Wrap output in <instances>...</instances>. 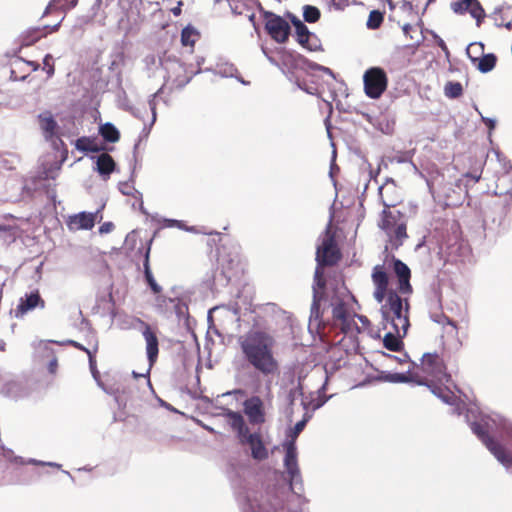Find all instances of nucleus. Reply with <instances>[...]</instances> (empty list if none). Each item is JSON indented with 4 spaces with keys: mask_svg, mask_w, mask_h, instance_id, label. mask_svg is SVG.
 <instances>
[{
    "mask_svg": "<svg viewBox=\"0 0 512 512\" xmlns=\"http://www.w3.org/2000/svg\"><path fill=\"white\" fill-rule=\"evenodd\" d=\"M56 365H57L56 360H55L54 362H52V363H51V367H54V366H56Z\"/></svg>",
    "mask_w": 512,
    "mask_h": 512,
    "instance_id": "6e6d98bb",
    "label": "nucleus"
},
{
    "mask_svg": "<svg viewBox=\"0 0 512 512\" xmlns=\"http://www.w3.org/2000/svg\"><path fill=\"white\" fill-rule=\"evenodd\" d=\"M96 214L89 212H80L69 217L67 222L71 230H90L94 227Z\"/></svg>",
    "mask_w": 512,
    "mask_h": 512,
    "instance_id": "a211bd4d",
    "label": "nucleus"
},
{
    "mask_svg": "<svg viewBox=\"0 0 512 512\" xmlns=\"http://www.w3.org/2000/svg\"><path fill=\"white\" fill-rule=\"evenodd\" d=\"M97 171L101 175H110L115 170V161L108 153H102L97 158Z\"/></svg>",
    "mask_w": 512,
    "mask_h": 512,
    "instance_id": "5701e85b",
    "label": "nucleus"
},
{
    "mask_svg": "<svg viewBox=\"0 0 512 512\" xmlns=\"http://www.w3.org/2000/svg\"><path fill=\"white\" fill-rule=\"evenodd\" d=\"M421 365L426 373L432 375L438 383L445 385L449 393H452L450 377L444 372L443 365L438 356L425 354L422 358Z\"/></svg>",
    "mask_w": 512,
    "mask_h": 512,
    "instance_id": "1a4fd4ad",
    "label": "nucleus"
},
{
    "mask_svg": "<svg viewBox=\"0 0 512 512\" xmlns=\"http://www.w3.org/2000/svg\"><path fill=\"white\" fill-rule=\"evenodd\" d=\"M339 258V251L328 229L317 249V260L322 264H333Z\"/></svg>",
    "mask_w": 512,
    "mask_h": 512,
    "instance_id": "f8f14e48",
    "label": "nucleus"
},
{
    "mask_svg": "<svg viewBox=\"0 0 512 512\" xmlns=\"http://www.w3.org/2000/svg\"><path fill=\"white\" fill-rule=\"evenodd\" d=\"M322 71H324L327 74H331V71L328 68H322Z\"/></svg>",
    "mask_w": 512,
    "mask_h": 512,
    "instance_id": "3c124183",
    "label": "nucleus"
},
{
    "mask_svg": "<svg viewBox=\"0 0 512 512\" xmlns=\"http://www.w3.org/2000/svg\"><path fill=\"white\" fill-rule=\"evenodd\" d=\"M293 458H294V451L293 447L290 444V490L293 491L296 495H300L303 488H302V482L299 475V471L296 466L293 464Z\"/></svg>",
    "mask_w": 512,
    "mask_h": 512,
    "instance_id": "4be33fe9",
    "label": "nucleus"
},
{
    "mask_svg": "<svg viewBox=\"0 0 512 512\" xmlns=\"http://www.w3.org/2000/svg\"><path fill=\"white\" fill-rule=\"evenodd\" d=\"M78 0H53L54 6L63 10H69L77 5Z\"/></svg>",
    "mask_w": 512,
    "mask_h": 512,
    "instance_id": "f704fd0d",
    "label": "nucleus"
},
{
    "mask_svg": "<svg viewBox=\"0 0 512 512\" xmlns=\"http://www.w3.org/2000/svg\"><path fill=\"white\" fill-rule=\"evenodd\" d=\"M287 40L288 34H265L262 39L263 53L277 66H286L288 63V52L285 48Z\"/></svg>",
    "mask_w": 512,
    "mask_h": 512,
    "instance_id": "423d86ee",
    "label": "nucleus"
},
{
    "mask_svg": "<svg viewBox=\"0 0 512 512\" xmlns=\"http://www.w3.org/2000/svg\"><path fill=\"white\" fill-rule=\"evenodd\" d=\"M282 446L283 449L285 450V454L283 456V463L286 467H288V443L284 442Z\"/></svg>",
    "mask_w": 512,
    "mask_h": 512,
    "instance_id": "37998d69",
    "label": "nucleus"
},
{
    "mask_svg": "<svg viewBox=\"0 0 512 512\" xmlns=\"http://www.w3.org/2000/svg\"><path fill=\"white\" fill-rule=\"evenodd\" d=\"M407 29H408V25H405V26L403 27L404 32H407Z\"/></svg>",
    "mask_w": 512,
    "mask_h": 512,
    "instance_id": "4d7b16f0",
    "label": "nucleus"
},
{
    "mask_svg": "<svg viewBox=\"0 0 512 512\" xmlns=\"http://www.w3.org/2000/svg\"><path fill=\"white\" fill-rule=\"evenodd\" d=\"M364 92L371 99H378L387 89L388 79L379 67L369 68L363 75Z\"/></svg>",
    "mask_w": 512,
    "mask_h": 512,
    "instance_id": "6e6552de",
    "label": "nucleus"
},
{
    "mask_svg": "<svg viewBox=\"0 0 512 512\" xmlns=\"http://www.w3.org/2000/svg\"><path fill=\"white\" fill-rule=\"evenodd\" d=\"M274 339L263 331H250L240 339V347L246 360L263 374H273L278 363L273 357Z\"/></svg>",
    "mask_w": 512,
    "mask_h": 512,
    "instance_id": "7ed1b4c3",
    "label": "nucleus"
},
{
    "mask_svg": "<svg viewBox=\"0 0 512 512\" xmlns=\"http://www.w3.org/2000/svg\"><path fill=\"white\" fill-rule=\"evenodd\" d=\"M193 70L184 63L176 62L168 72L167 85L170 89H182L193 78Z\"/></svg>",
    "mask_w": 512,
    "mask_h": 512,
    "instance_id": "9b49d317",
    "label": "nucleus"
},
{
    "mask_svg": "<svg viewBox=\"0 0 512 512\" xmlns=\"http://www.w3.org/2000/svg\"><path fill=\"white\" fill-rule=\"evenodd\" d=\"M149 255H150V247H148L146 249V252H145V256H144V275H145V279L149 285V287L151 288L152 292L156 295H158L157 297V301H160L162 300L163 302L165 301V299H162V297L159 295L161 292H162V288L161 286L155 281L153 275H152V272H151V269H150V264H149Z\"/></svg>",
    "mask_w": 512,
    "mask_h": 512,
    "instance_id": "412c9836",
    "label": "nucleus"
},
{
    "mask_svg": "<svg viewBox=\"0 0 512 512\" xmlns=\"http://www.w3.org/2000/svg\"><path fill=\"white\" fill-rule=\"evenodd\" d=\"M137 323L140 325L142 335L146 343V354L150 366H153L159 354V340L157 337V329L150 324L138 318Z\"/></svg>",
    "mask_w": 512,
    "mask_h": 512,
    "instance_id": "9d476101",
    "label": "nucleus"
},
{
    "mask_svg": "<svg viewBox=\"0 0 512 512\" xmlns=\"http://www.w3.org/2000/svg\"><path fill=\"white\" fill-rule=\"evenodd\" d=\"M474 64L481 72L486 73L494 68L495 57L492 54H483Z\"/></svg>",
    "mask_w": 512,
    "mask_h": 512,
    "instance_id": "bb28decb",
    "label": "nucleus"
},
{
    "mask_svg": "<svg viewBox=\"0 0 512 512\" xmlns=\"http://www.w3.org/2000/svg\"><path fill=\"white\" fill-rule=\"evenodd\" d=\"M21 64H22V61H20V60L14 62L15 66H18V65H21Z\"/></svg>",
    "mask_w": 512,
    "mask_h": 512,
    "instance_id": "864d4df0",
    "label": "nucleus"
},
{
    "mask_svg": "<svg viewBox=\"0 0 512 512\" xmlns=\"http://www.w3.org/2000/svg\"><path fill=\"white\" fill-rule=\"evenodd\" d=\"M11 78H12V79H14V80H17V79H22V80H23V79H25V78H26V76H18V75L16 74L15 69H12V70H11Z\"/></svg>",
    "mask_w": 512,
    "mask_h": 512,
    "instance_id": "49530a36",
    "label": "nucleus"
},
{
    "mask_svg": "<svg viewBox=\"0 0 512 512\" xmlns=\"http://www.w3.org/2000/svg\"><path fill=\"white\" fill-rule=\"evenodd\" d=\"M99 133L105 141L110 143H115L120 139V133L118 129L109 122L100 126Z\"/></svg>",
    "mask_w": 512,
    "mask_h": 512,
    "instance_id": "b1692460",
    "label": "nucleus"
},
{
    "mask_svg": "<svg viewBox=\"0 0 512 512\" xmlns=\"http://www.w3.org/2000/svg\"><path fill=\"white\" fill-rule=\"evenodd\" d=\"M289 19L290 23L296 28V32H310L298 17L290 14Z\"/></svg>",
    "mask_w": 512,
    "mask_h": 512,
    "instance_id": "e433bc0d",
    "label": "nucleus"
},
{
    "mask_svg": "<svg viewBox=\"0 0 512 512\" xmlns=\"http://www.w3.org/2000/svg\"><path fill=\"white\" fill-rule=\"evenodd\" d=\"M315 277L314 301L308 324L310 332L319 334L324 327L322 313L327 303L333 307V317L342 331L352 333L364 329L368 320L362 316L351 314L345 309L350 295L343 281L341 279L326 281L322 278L319 269H317Z\"/></svg>",
    "mask_w": 512,
    "mask_h": 512,
    "instance_id": "f257e3e1",
    "label": "nucleus"
},
{
    "mask_svg": "<svg viewBox=\"0 0 512 512\" xmlns=\"http://www.w3.org/2000/svg\"><path fill=\"white\" fill-rule=\"evenodd\" d=\"M451 8L455 13L469 12L470 15L476 19L477 26H479L480 21L486 16L478 0H458L451 4Z\"/></svg>",
    "mask_w": 512,
    "mask_h": 512,
    "instance_id": "4468645a",
    "label": "nucleus"
},
{
    "mask_svg": "<svg viewBox=\"0 0 512 512\" xmlns=\"http://www.w3.org/2000/svg\"><path fill=\"white\" fill-rule=\"evenodd\" d=\"M387 332L383 338L384 347L391 351H399L403 347L402 339L406 334H401L395 327L385 329Z\"/></svg>",
    "mask_w": 512,
    "mask_h": 512,
    "instance_id": "aec40b11",
    "label": "nucleus"
},
{
    "mask_svg": "<svg viewBox=\"0 0 512 512\" xmlns=\"http://www.w3.org/2000/svg\"><path fill=\"white\" fill-rule=\"evenodd\" d=\"M256 32H259L261 26L266 32H288V22L282 17L260 8L256 13L247 15Z\"/></svg>",
    "mask_w": 512,
    "mask_h": 512,
    "instance_id": "0eeeda50",
    "label": "nucleus"
},
{
    "mask_svg": "<svg viewBox=\"0 0 512 512\" xmlns=\"http://www.w3.org/2000/svg\"><path fill=\"white\" fill-rule=\"evenodd\" d=\"M37 307L44 308L45 301L41 297L39 291L35 290L29 294H25L24 297L20 298L19 304L14 310V315L16 318H22L25 314Z\"/></svg>",
    "mask_w": 512,
    "mask_h": 512,
    "instance_id": "ddd939ff",
    "label": "nucleus"
},
{
    "mask_svg": "<svg viewBox=\"0 0 512 512\" xmlns=\"http://www.w3.org/2000/svg\"><path fill=\"white\" fill-rule=\"evenodd\" d=\"M170 226H180V222L178 220H170Z\"/></svg>",
    "mask_w": 512,
    "mask_h": 512,
    "instance_id": "09e8293b",
    "label": "nucleus"
},
{
    "mask_svg": "<svg viewBox=\"0 0 512 512\" xmlns=\"http://www.w3.org/2000/svg\"><path fill=\"white\" fill-rule=\"evenodd\" d=\"M487 447L490 449V451L497 457V459L503 463L508 464L510 459L509 456L506 454V452L503 450L501 446H499L497 443L493 441H489L487 443Z\"/></svg>",
    "mask_w": 512,
    "mask_h": 512,
    "instance_id": "c756f323",
    "label": "nucleus"
},
{
    "mask_svg": "<svg viewBox=\"0 0 512 512\" xmlns=\"http://www.w3.org/2000/svg\"><path fill=\"white\" fill-rule=\"evenodd\" d=\"M182 5H183V2L179 1L177 3V6L171 9V12L173 13L174 16H179L181 14Z\"/></svg>",
    "mask_w": 512,
    "mask_h": 512,
    "instance_id": "79ce46f5",
    "label": "nucleus"
},
{
    "mask_svg": "<svg viewBox=\"0 0 512 512\" xmlns=\"http://www.w3.org/2000/svg\"><path fill=\"white\" fill-rule=\"evenodd\" d=\"M5 230H6V228L3 225H0V232H3Z\"/></svg>",
    "mask_w": 512,
    "mask_h": 512,
    "instance_id": "5fc2aeb1",
    "label": "nucleus"
},
{
    "mask_svg": "<svg viewBox=\"0 0 512 512\" xmlns=\"http://www.w3.org/2000/svg\"><path fill=\"white\" fill-rule=\"evenodd\" d=\"M244 412L251 424L264 422L263 404L259 397H251L244 402Z\"/></svg>",
    "mask_w": 512,
    "mask_h": 512,
    "instance_id": "dca6fc26",
    "label": "nucleus"
},
{
    "mask_svg": "<svg viewBox=\"0 0 512 512\" xmlns=\"http://www.w3.org/2000/svg\"><path fill=\"white\" fill-rule=\"evenodd\" d=\"M200 34H180V42L187 53L194 52V45L198 41Z\"/></svg>",
    "mask_w": 512,
    "mask_h": 512,
    "instance_id": "cd10ccee",
    "label": "nucleus"
},
{
    "mask_svg": "<svg viewBox=\"0 0 512 512\" xmlns=\"http://www.w3.org/2000/svg\"><path fill=\"white\" fill-rule=\"evenodd\" d=\"M374 298L381 303L383 328L395 327L401 334H407L409 328V303L389 288V278L383 266H375L372 273Z\"/></svg>",
    "mask_w": 512,
    "mask_h": 512,
    "instance_id": "f03ea898",
    "label": "nucleus"
},
{
    "mask_svg": "<svg viewBox=\"0 0 512 512\" xmlns=\"http://www.w3.org/2000/svg\"><path fill=\"white\" fill-rule=\"evenodd\" d=\"M383 379L391 383H403L411 381L413 379V375L410 371L407 374L388 373L383 377Z\"/></svg>",
    "mask_w": 512,
    "mask_h": 512,
    "instance_id": "7c9ffc66",
    "label": "nucleus"
},
{
    "mask_svg": "<svg viewBox=\"0 0 512 512\" xmlns=\"http://www.w3.org/2000/svg\"><path fill=\"white\" fill-rule=\"evenodd\" d=\"M226 417L229 425L237 433L240 441L250 446L253 458L258 460L266 458L267 451L262 443L260 435L249 432L242 415L238 412L228 410Z\"/></svg>",
    "mask_w": 512,
    "mask_h": 512,
    "instance_id": "20e7f679",
    "label": "nucleus"
},
{
    "mask_svg": "<svg viewBox=\"0 0 512 512\" xmlns=\"http://www.w3.org/2000/svg\"><path fill=\"white\" fill-rule=\"evenodd\" d=\"M114 229V224L112 222H105L99 227V232L101 234L110 233Z\"/></svg>",
    "mask_w": 512,
    "mask_h": 512,
    "instance_id": "ea45409f",
    "label": "nucleus"
},
{
    "mask_svg": "<svg viewBox=\"0 0 512 512\" xmlns=\"http://www.w3.org/2000/svg\"><path fill=\"white\" fill-rule=\"evenodd\" d=\"M383 21V14L378 10H373L370 12L368 20H367V28L371 30L378 29Z\"/></svg>",
    "mask_w": 512,
    "mask_h": 512,
    "instance_id": "2f4dec72",
    "label": "nucleus"
},
{
    "mask_svg": "<svg viewBox=\"0 0 512 512\" xmlns=\"http://www.w3.org/2000/svg\"><path fill=\"white\" fill-rule=\"evenodd\" d=\"M63 19L64 17L61 16V13H57V20L53 24H43L42 28L48 30V32H54L59 28Z\"/></svg>",
    "mask_w": 512,
    "mask_h": 512,
    "instance_id": "58836bf2",
    "label": "nucleus"
},
{
    "mask_svg": "<svg viewBox=\"0 0 512 512\" xmlns=\"http://www.w3.org/2000/svg\"><path fill=\"white\" fill-rule=\"evenodd\" d=\"M75 147L83 152H99L102 150L94 139L83 136L76 140Z\"/></svg>",
    "mask_w": 512,
    "mask_h": 512,
    "instance_id": "393cba45",
    "label": "nucleus"
},
{
    "mask_svg": "<svg viewBox=\"0 0 512 512\" xmlns=\"http://www.w3.org/2000/svg\"><path fill=\"white\" fill-rule=\"evenodd\" d=\"M406 360H407V355H404V356H403V358H400V359H399V361H400V362H404V361H406Z\"/></svg>",
    "mask_w": 512,
    "mask_h": 512,
    "instance_id": "603ef678",
    "label": "nucleus"
},
{
    "mask_svg": "<svg viewBox=\"0 0 512 512\" xmlns=\"http://www.w3.org/2000/svg\"><path fill=\"white\" fill-rule=\"evenodd\" d=\"M96 352H97V347L95 348V350L93 352H88L89 365H90V369H91V372H92L94 378H97L99 375V372L96 367V359H95Z\"/></svg>",
    "mask_w": 512,
    "mask_h": 512,
    "instance_id": "4c0bfd02",
    "label": "nucleus"
},
{
    "mask_svg": "<svg viewBox=\"0 0 512 512\" xmlns=\"http://www.w3.org/2000/svg\"><path fill=\"white\" fill-rule=\"evenodd\" d=\"M462 91V85L458 82H448L444 88L445 95L449 98L459 97Z\"/></svg>",
    "mask_w": 512,
    "mask_h": 512,
    "instance_id": "72a5a7b5",
    "label": "nucleus"
},
{
    "mask_svg": "<svg viewBox=\"0 0 512 512\" xmlns=\"http://www.w3.org/2000/svg\"><path fill=\"white\" fill-rule=\"evenodd\" d=\"M67 344L78 349V350H81V351H84L87 355H88V352H92L91 350L87 349L86 347H84L82 344L78 343L77 341H74V340H68L67 341Z\"/></svg>",
    "mask_w": 512,
    "mask_h": 512,
    "instance_id": "a19ab883",
    "label": "nucleus"
},
{
    "mask_svg": "<svg viewBox=\"0 0 512 512\" xmlns=\"http://www.w3.org/2000/svg\"><path fill=\"white\" fill-rule=\"evenodd\" d=\"M393 270L398 278V289L402 294H410L412 291L410 285V269L400 260H393Z\"/></svg>",
    "mask_w": 512,
    "mask_h": 512,
    "instance_id": "f3484780",
    "label": "nucleus"
},
{
    "mask_svg": "<svg viewBox=\"0 0 512 512\" xmlns=\"http://www.w3.org/2000/svg\"><path fill=\"white\" fill-rule=\"evenodd\" d=\"M43 64H44L43 69L46 71L48 77L53 76L55 69H54V64H53V58L50 54H47L44 57Z\"/></svg>",
    "mask_w": 512,
    "mask_h": 512,
    "instance_id": "c9c22d12",
    "label": "nucleus"
},
{
    "mask_svg": "<svg viewBox=\"0 0 512 512\" xmlns=\"http://www.w3.org/2000/svg\"><path fill=\"white\" fill-rule=\"evenodd\" d=\"M440 396L443 398V400H444L445 402H450V399H451V397H450V396H448V395H445V396L440 395Z\"/></svg>",
    "mask_w": 512,
    "mask_h": 512,
    "instance_id": "8fccbe9b",
    "label": "nucleus"
},
{
    "mask_svg": "<svg viewBox=\"0 0 512 512\" xmlns=\"http://www.w3.org/2000/svg\"><path fill=\"white\" fill-rule=\"evenodd\" d=\"M39 127L46 140H52L58 131L57 121L54 119L50 111H44L37 117Z\"/></svg>",
    "mask_w": 512,
    "mask_h": 512,
    "instance_id": "6ab92c4d",
    "label": "nucleus"
},
{
    "mask_svg": "<svg viewBox=\"0 0 512 512\" xmlns=\"http://www.w3.org/2000/svg\"><path fill=\"white\" fill-rule=\"evenodd\" d=\"M297 42L307 50L314 51L320 47V43L315 34H296Z\"/></svg>",
    "mask_w": 512,
    "mask_h": 512,
    "instance_id": "a878e982",
    "label": "nucleus"
},
{
    "mask_svg": "<svg viewBox=\"0 0 512 512\" xmlns=\"http://www.w3.org/2000/svg\"><path fill=\"white\" fill-rule=\"evenodd\" d=\"M181 32L186 33V32H196V31L193 27L187 26Z\"/></svg>",
    "mask_w": 512,
    "mask_h": 512,
    "instance_id": "de8ad7c7",
    "label": "nucleus"
},
{
    "mask_svg": "<svg viewBox=\"0 0 512 512\" xmlns=\"http://www.w3.org/2000/svg\"><path fill=\"white\" fill-rule=\"evenodd\" d=\"M497 28L512 29V5H501L488 15Z\"/></svg>",
    "mask_w": 512,
    "mask_h": 512,
    "instance_id": "2eb2a0df",
    "label": "nucleus"
},
{
    "mask_svg": "<svg viewBox=\"0 0 512 512\" xmlns=\"http://www.w3.org/2000/svg\"><path fill=\"white\" fill-rule=\"evenodd\" d=\"M379 227L386 233L389 242L398 247L407 237L406 223L403 215L398 210H384Z\"/></svg>",
    "mask_w": 512,
    "mask_h": 512,
    "instance_id": "39448f33",
    "label": "nucleus"
},
{
    "mask_svg": "<svg viewBox=\"0 0 512 512\" xmlns=\"http://www.w3.org/2000/svg\"><path fill=\"white\" fill-rule=\"evenodd\" d=\"M303 17L306 22L314 23L319 19L320 11L315 6L305 5L303 7Z\"/></svg>",
    "mask_w": 512,
    "mask_h": 512,
    "instance_id": "473e14b6",
    "label": "nucleus"
},
{
    "mask_svg": "<svg viewBox=\"0 0 512 512\" xmlns=\"http://www.w3.org/2000/svg\"><path fill=\"white\" fill-rule=\"evenodd\" d=\"M26 63L32 67L33 71H37L40 67L39 63L35 61H27Z\"/></svg>",
    "mask_w": 512,
    "mask_h": 512,
    "instance_id": "a18cd8bd",
    "label": "nucleus"
},
{
    "mask_svg": "<svg viewBox=\"0 0 512 512\" xmlns=\"http://www.w3.org/2000/svg\"><path fill=\"white\" fill-rule=\"evenodd\" d=\"M466 51L471 61L476 63V61L484 54V47L482 43L474 42L468 45Z\"/></svg>",
    "mask_w": 512,
    "mask_h": 512,
    "instance_id": "c85d7f7f",
    "label": "nucleus"
},
{
    "mask_svg": "<svg viewBox=\"0 0 512 512\" xmlns=\"http://www.w3.org/2000/svg\"><path fill=\"white\" fill-rule=\"evenodd\" d=\"M306 419L298 422L296 425H295V434H298L300 431H302V429L304 428L305 426V423H306Z\"/></svg>",
    "mask_w": 512,
    "mask_h": 512,
    "instance_id": "c03bdc74",
    "label": "nucleus"
}]
</instances>
